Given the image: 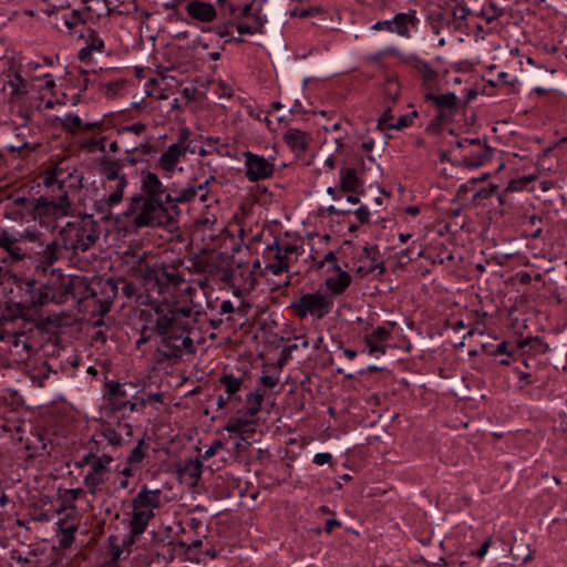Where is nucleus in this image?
Returning a JSON list of instances; mask_svg holds the SVG:
<instances>
[{"label": "nucleus", "instance_id": "obj_1", "mask_svg": "<svg viewBox=\"0 0 567 567\" xmlns=\"http://www.w3.org/2000/svg\"><path fill=\"white\" fill-rule=\"evenodd\" d=\"M179 214L178 206H168L161 200H152L140 195L131 198V205L125 213L126 216L133 217V224L137 228L171 225Z\"/></svg>", "mask_w": 567, "mask_h": 567}, {"label": "nucleus", "instance_id": "obj_2", "mask_svg": "<svg viewBox=\"0 0 567 567\" xmlns=\"http://www.w3.org/2000/svg\"><path fill=\"white\" fill-rule=\"evenodd\" d=\"M43 246L42 235L37 229H27L18 235L0 229V261L14 264L32 258L35 248Z\"/></svg>", "mask_w": 567, "mask_h": 567}, {"label": "nucleus", "instance_id": "obj_3", "mask_svg": "<svg viewBox=\"0 0 567 567\" xmlns=\"http://www.w3.org/2000/svg\"><path fill=\"white\" fill-rule=\"evenodd\" d=\"M61 246L73 254L85 252L100 238V225L92 216H84L73 221L66 223L59 230Z\"/></svg>", "mask_w": 567, "mask_h": 567}, {"label": "nucleus", "instance_id": "obj_4", "mask_svg": "<svg viewBox=\"0 0 567 567\" xmlns=\"http://www.w3.org/2000/svg\"><path fill=\"white\" fill-rule=\"evenodd\" d=\"M135 278L141 279L147 290L156 289L159 295L169 285L178 286L183 282V278L178 272L168 271V267L164 262L158 261L137 268Z\"/></svg>", "mask_w": 567, "mask_h": 567}, {"label": "nucleus", "instance_id": "obj_5", "mask_svg": "<svg viewBox=\"0 0 567 567\" xmlns=\"http://www.w3.org/2000/svg\"><path fill=\"white\" fill-rule=\"evenodd\" d=\"M332 305V295L317 291L302 295L292 303V308L299 318L312 316L322 319L331 311Z\"/></svg>", "mask_w": 567, "mask_h": 567}, {"label": "nucleus", "instance_id": "obj_6", "mask_svg": "<svg viewBox=\"0 0 567 567\" xmlns=\"http://www.w3.org/2000/svg\"><path fill=\"white\" fill-rule=\"evenodd\" d=\"M120 169L121 164L117 162L105 161L102 163V174L105 176L109 183H115L114 186H110L112 190L102 202V210L110 209L111 207L120 204L123 199L124 189L127 186V181L124 175L120 174Z\"/></svg>", "mask_w": 567, "mask_h": 567}, {"label": "nucleus", "instance_id": "obj_7", "mask_svg": "<svg viewBox=\"0 0 567 567\" xmlns=\"http://www.w3.org/2000/svg\"><path fill=\"white\" fill-rule=\"evenodd\" d=\"M161 344L162 347H158L156 352L161 358L168 360H178L184 350L192 352L194 348L193 340L177 329L161 336Z\"/></svg>", "mask_w": 567, "mask_h": 567}, {"label": "nucleus", "instance_id": "obj_8", "mask_svg": "<svg viewBox=\"0 0 567 567\" xmlns=\"http://www.w3.org/2000/svg\"><path fill=\"white\" fill-rule=\"evenodd\" d=\"M71 208L68 195L60 196L58 200H50L48 197L33 198L32 213L37 217L60 218L66 216Z\"/></svg>", "mask_w": 567, "mask_h": 567}, {"label": "nucleus", "instance_id": "obj_9", "mask_svg": "<svg viewBox=\"0 0 567 567\" xmlns=\"http://www.w3.org/2000/svg\"><path fill=\"white\" fill-rule=\"evenodd\" d=\"M141 183L142 193L138 194L140 196L152 200H161L163 204L171 206L173 202L172 193L167 192L166 187L155 173L143 172Z\"/></svg>", "mask_w": 567, "mask_h": 567}, {"label": "nucleus", "instance_id": "obj_10", "mask_svg": "<svg viewBox=\"0 0 567 567\" xmlns=\"http://www.w3.org/2000/svg\"><path fill=\"white\" fill-rule=\"evenodd\" d=\"M245 156V166H246V176L249 181L256 182L259 179H265L270 177L274 174L275 165L269 159L264 156L254 154L251 152H246Z\"/></svg>", "mask_w": 567, "mask_h": 567}, {"label": "nucleus", "instance_id": "obj_11", "mask_svg": "<svg viewBox=\"0 0 567 567\" xmlns=\"http://www.w3.org/2000/svg\"><path fill=\"white\" fill-rule=\"evenodd\" d=\"M25 292L29 295V299L24 301L28 311L55 301V292L53 288L49 285H41L37 287V282L34 280L25 282Z\"/></svg>", "mask_w": 567, "mask_h": 567}, {"label": "nucleus", "instance_id": "obj_12", "mask_svg": "<svg viewBox=\"0 0 567 567\" xmlns=\"http://www.w3.org/2000/svg\"><path fill=\"white\" fill-rule=\"evenodd\" d=\"M268 250H276L275 261L266 266V269L272 275L278 276L287 272L290 267V257L297 254V246L287 244L281 246L277 240L272 245H268Z\"/></svg>", "mask_w": 567, "mask_h": 567}, {"label": "nucleus", "instance_id": "obj_13", "mask_svg": "<svg viewBox=\"0 0 567 567\" xmlns=\"http://www.w3.org/2000/svg\"><path fill=\"white\" fill-rule=\"evenodd\" d=\"M359 261L360 265L357 268V274H359L361 277H365L374 271H378L379 275H382L385 271L377 246L364 247L363 255L360 257Z\"/></svg>", "mask_w": 567, "mask_h": 567}, {"label": "nucleus", "instance_id": "obj_14", "mask_svg": "<svg viewBox=\"0 0 567 567\" xmlns=\"http://www.w3.org/2000/svg\"><path fill=\"white\" fill-rule=\"evenodd\" d=\"M214 181L215 177L210 176L197 185H189L179 190H176L175 195L172 194L173 202L171 206H178V204L189 203L197 196L198 193L200 202L205 203L208 197V185Z\"/></svg>", "mask_w": 567, "mask_h": 567}, {"label": "nucleus", "instance_id": "obj_15", "mask_svg": "<svg viewBox=\"0 0 567 567\" xmlns=\"http://www.w3.org/2000/svg\"><path fill=\"white\" fill-rule=\"evenodd\" d=\"M161 489H148L146 485H143L137 495L132 499V506L133 508L153 511L161 506Z\"/></svg>", "mask_w": 567, "mask_h": 567}, {"label": "nucleus", "instance_id": "obj_16", "mask_svg": "<svg viewBox=\"0 0 567 567\" xmlns=\"http://www.w3.org/2000/svg\"><path fill=\"white\" fill-rule=\"evenodd\" d=\"M186 11L193 19L202 22H210L216 17V10L212 3L198 0L189 1Z\"/></svg>", "mask_w": 567, "mask_h": 567}, {"label": "nucleus", "instance_id": "obj_17", "mask_svg": "<svg viewBox=\"0 0 567 567\" xmlns=\"http://www.w3.org/2000/svg\"><path fill=\"white\" fill-rule=\"evenodd\" d=\"M61 248L62 246L58 243V240H53L45 246L43 245L40 248H35L33 256L38 255V261L43 267H50L62 256Z\"/></svg>", "mask_w": 567, "mask_h": 567}, {"label": "nucleus", "instance_id": "obj_18", "mask_svg": "<svg viewBox=\"0 0 567 567\" xmlns=\"http://www.w3.org/2000/svg\"><path fill=\"white\" fill-rule=\"evenodd\" d=\"M155 312L156 319L152 328L158 337L167 334L169 331L177 329L176 316L173 310L169 309L164 311V309L158 308Z\"/></svg>", "mask_w": 567, "mask_h": 567}, {"label": "nucleus", "instance_id": "obj_19", "mask_svg": "<svg viewBox=\"0 0 567 567\" xmlns=\"http://www.w3.org/2000/svg\"><path fill=\"white\" fill-rule=\"evenodd\" d=\"M410 16L404 13H398L393 20H384L378 21L372 25V29L375 31L386 30L390 32H396L400 35H408V22L410 21Z\"/></svg>", "mask_w": 567, "mask_h": 567}, {"label": "nucleus", "instance_id": "obj_20", "mask_svg": "<svg viewBox=\"0 0 567 567\" xmlns=\"http://www.w3.org/2000/svg\"><path fill=\"white\" fill-rule=\"evenodd\" d=\"M107 472L103 470L100 463H93L90 471L84 476L83 483L91 494H95L97 488L105 482Z\"/></svg>", "mask_w": 567, "mask_h": 567}, {"label": "nucleus", "instance_id": "obj_21", "mask_svg": "<svg viewBox=\"0 0 567 567\" xmlns=\"http://www.w3.org/2000/svg\"><path fill=\"white\" fill-rule=\"evenodd\" d=\"M285 142L293 152H305L310 142L309 135L298 128H289L284 135Z\"/></svg>", "mask_w": 567, "mask_h": 567}, {"label": "nucleus", "instance_id": "obj_22", "mask_svg": "<svg viewBox=\"0 0 567 567\" xmlns=\"http://www.w3.org/2000/svg\"><path fill=\"white\" fill-rule=\"evenodd\" d=\"M333 268L337 272L326 280V286L332 295H339L351 284V276L347 271L341 270L337 265H334Z\"/></svg>", "mask_w": 567, "mask_h": 567}, {"label": "nucleus", "instance_id": "obj_23", "mask_svg": "<svg viewBox=\"0 0 567 567\" xmlns=\"http://www.w3.org/2000/svg\"><path fill=\"white\" fill-rule=\"evenodd\" d=\"M404 63L417 71L426 84H430L437 79V72L432 69L429 63L422 61L415 55L405 56Z\"/></svg>", "mask_w": 567, "mask_h": 567}, {"label": "nucleus", "instance_id": "obj_24", "mask_svg": "<svg viewBox=\"0 0 567 567\" xmlns=\"http://www.w3.org/2000/svg\"><path fill=\"white\" fill-rule=\"evenodd\" d=\"M154 517V512L151 509L133 508V516L131 519V533L134 536L141 535L145 532L148 522Z\"/></svg>", "mask_w": 567, "mask_h": 567}, {"label": "nucleus", "instance_id": "obj_25", "mask_svg": "<svg viewBox=\"0 0 567 567\" xmlns=\"http://www.w3.org/2000/svg\"><path fill=\"white\" fill-rule=\"evenodd\" d=\"M185 151L181 150L177 145H169L168 148L161 155L158 159V166L166 171L173 172L182 156L185 155Z\"/></svg>", "mask_w": 567, "mask_h": 567}, {"label": "nucleus", "instance_id": "obj_26", "mask_svg": "<svg viewBox=\"0 0 567 567\" xmlns=\"http://www.w3.org/2000/svg\"><path fill=\"white\" fill-rule=\"evenodd\" d=\"M426 100H430V101H433L439 110V117H443L444 116V112L445 111H454L456 109V101H457V97L454 93H446V94H440V95H436V94H433V93H429L426 94Z\"/></svg>", "mask_w": 567, "mask_h": 567}, {"label": "nucleus", "instance_id": "obj_27", "mask_svg": "<svg viewBox=\"0 0 567 567\" xmlns=\"http://www.w3.org/2000/svg\"><path fill=\"white\" fill-rule=\"evenodd\" d=\"M340 183L343 192L357 193L361 182L357 175L355 168L344 167L340 171Z\"/></svg>", "mask_w": 567, "mask_h": 567}, {"label": "nucleus", "instance_id": "obj_28", "mask_svg": "<svg viewBox=\"0 0 567 567\" xmlns=\"http://www.w3.org/2000/svg\"><path fill=\"white\" fill-rule=\"evenodd\" d=\"M493 148L486 144L481 146L480 151L462 158V164L468 168H475L483 165L488 158H491Z\"/></svg>", "mask_w": 567, "mask_h": 567}, {"label": "nucleus", "instance_id": "obj_29", "mask_svg": "<svg viewBox=\"0 0 567 567\" xmlns=\"http://www.w3.org/2000/svg\"><path fill=\"white\" fill-rule=\"evenodd\" d=\"M203 464L198 458H189L185 461L184 465L179 468V473L184 476H188L196 484L202 476Z\"/></svg>", "mask_w": 567, "mask_h": 567}, {"label": "nucleus", "instance_id": "obj_30", "mask_svg": "<svg viewBox=\"0 0 567 567\" xmlns=\"http://www.w3.org/2000/svg\"><path fill=\"white\" fill-rule=\"evenodd\" d=\"M28 311L25 303H6L0 312V319L4 321H13L17 318H22Z\"/></svg>", "mask_w": 567, "mask_h": 567}, {"label": "nucleus", "instance_id": "obj_31", "mask_svg": "<svg viewBox=\"0 0 567 567\" xmlns=\"http://www.w3.org/2000/svg\"><path fill=\"white\" fill-rule=\"evenodd\" d=\"M265 398V392H262L260 389H257L254 393H250L246 398V413L249 416H255L260 410L261 404Z\"/></svg>", "mask_w": 567, "mask_h": 567}, {"label": "nucleus", "instance_id": "obj_32", "mask_svg": "<svg viewBox=\"0 0 567 567\" xmlns=\"http://www.w3.org/2000/svg\"><path fill=\"white\" fill-rule=\"evenodd\" d=\"M147 447L148 443H146L144 440H140L137 445L131 451L130 455L127 456V464L133 466H140V464L145 457V450Z\"/></svg>", "mask_w": 567, "mask_h": 567}, {"label": "nucleus", "instance_id": "obj_33", "mask_svg": "<svg viewBox=\"0 0 567 567\" xmlns=\"http://www.w3.org/2000/svg\"><path fill=\"white\" fill-rule=\"evenodd\" d=\"M61 126L65 132L74 134L82 128V120L75 114H66L61 120Z\"/></svg>", "mask_w": 567, "mask_h": 567}, {"label": "nucleus", "instance_id": "obj_34", "mask_svg": "<svg viewBox=\"0 0 567 567\" xmlns=\"http://www.w3.org/2000/svg\"><path fill=\"white\" fill-rule=\"evenodd\" d=\"M220 383L225 386L228 398H230L240 389L243 379L235 378L233 374H225L220 378Z\"/></svg>", "mask_w": 567, "mask_h": 567}, {"label": "nucleus", "instance_id": "obj_35", "mask_svg": "<svg viewBox=\"0 0 567 567\" xmlns=\"http://www.w3.org/2000/svg\"><path fill=\"white\" fill-rule=\"evenodd\" d=\"M251 422L249 420H246V419H241V417H233L230 419L227 424L225 425V430L228 431V432H231V433H239V437L240 440H246V437L244 436V432L243 430L249 425Z\"/></svg>", "mask_w": 567, "mask_h": 567}, {"label": "nucleus", "instance_id": "obj_36", "mask_svg": "<svg viewBox=\"0 0 567 567\" xmlns=\"http://www.w3.org/2000/svg\"><path fill=\"white\" fill-rule=\"evenodd\" d=\"M76 527L74 525L68 526L65 528H61V535L59 539V544L62 548L66 549L71 547L74 542V532Z\"/></svg>", "mask_w": 567, "mask_h": 567}, {"label": "nucleus", "instance_id": "obj_37", "mask_svg": "<svg viewBox=\"0 0 567 567\" xmlns=\"http://www.w3.org/2000/svg\"><path fill=\"white\" fill-rule=\"evenodd\" d=\"M8 83L14 94L23 95L27 93V81L21 76L20 73H16Z\"/></svg>", "mask_w": 567, "mask_h": 567}, {"label": "nucleus", "instance_id": "obj_38", "mask_svg": "<svg viewBox=\"0 0 567 567\" xmlns=\"http://www.w3.org/2000/svg\"><path fill=\"white\" fill-rule=\"evenodd\" d=\"M102 435L113 446H120L122 444V435L111 426L104 427Z\"/></svg>", "mask_w": 567, "mask_h": 567}, {"label": "nucleus", "instance_id": "obj_39", "mask_svg": "<svg viewBox=\"0 0 567 567\" xmlns=\"http://www.w3.org/2000/svg\"><path fill=\"white\" fill-rule=\"evenodd\" d=\"M417 115V112L416 111H413L412 113L410 114H406V115H402L396 123H393V124H388V127L389 128H394V130H402L404 127H408L409 125L412 124V121L414 117H416Z\"/></svg>", "mask_w": 567, "mask_h": 567}, {"label": "nucleus", "instance_id": "obj_40", "mask_svg": "<svg viewBox=\"0 0 567 567\" xmlns=\"http://www.w3.org/2000/svg\"><path fill=\"white\" fill-rule=\"evenodd\" d=\"M385 93L392 103H395L400 96L399 83L394 80H389L385 84Z\"/></svg>", "mask_w": 567, "mask_h": 567}, {"label": "nucleus", "instance_id": "obj_41", "mask_svg": "<svg viewBox=\"0 0 567 567\" xmlns=\"http://www.w3.org/2000/svg\"><path fill=\"white\" fill-rule=\"evenodd\" d=\"M86 45H89L93 52L101 51L104 48V42L94 30H89Z\"/></svg>", "mask_w": 567, "mask_h": 567}, {"label": "nucleus", "instance_id": "obj_42", "mask_svg": "<svg viewBox=\"0 0 567 567\" xmlns=\"http://www.w3.org/2000/svg\"><path fill=\"white\" fill-rule=\"evenodd\" d=\"M118 284H120V279L118 280H114V279L105 280V282L103 284V287H102L103 292L107 293L109 298H115L117 295V291H118Z\"/></svg>", "mask_w": 567, "mask_h": 567}, {"label": "nucleus", "instance_id": "obj_43", "mask_svg": "<svg viewBox=\"0 0 567 567\" xmlns=\"http://www.w3.org/2000/svg\"><path fill=\"white\" fill-rule=\"evenodd\" d=\"M148 258H150L148 252H143L135 257V259L130 268V272L132 274L133 277H135V271L137 270V268H140V267L142 268L143 265L152 264V262H150Z\"/></svg>", "mask_w": 567, "mask_h": 567}, {"label": "nucleus", "instance_id": "obj_44", "mask_svg": "<svg viewBox=\"0 0 567 567\" xmlns=\"http://www.w3.org/2000/svg\"><path fill=\"white\" fill-rule=\"evenodd\" d=\"M106 386H107L110 395H112L114 398H125L126 396V391L124 390L123 384H121L118 382L111 381L106 384Z\"/></svg>", "mask_w": 567, "mask_h": 567}, {"label": "nucleus", "instance_id": "obj_45", "mask_svg": "<svg viewBox=\"0 0 567 567\" xmlns=\"http://www.w3.org/2000/svg\"><path fill=\"white\" fill-rule=\"evenodd\" d=\"M154 330L147 326H143L141 329L140 338L136 340V348L140 349L142 344H145L152 339Z\"/></svg>", "mask_w": 567, "mask_h": 567}, {"label": "nucleus", "instance_id": "obj_46", "mask_svg": "<svg viewBox=\"0 0 567 567\" xmlns=\"http://www.w3.org/2000/svg\"><path fill=\"white\" fill-rule=\"evenodd\" d=\"M146 130V125L144 123L137 122L128 126H123L117 132L118 134L125 133H134L136 135L142 134Z\"/></svg>", "mask_w": 567, "mask_h": 567}, {"label": "nucleus", "instance_id": "obj_47", "mask_svg": "<svg viewBox=\"0 0 567 567\" xmlns=\"http://www.w3.org/2000/svg\"><path fill=\"white\" fill-rule=\"evenodd\" d=\"M189 135L190 132L188 128H184L179 132L178 141L174 143L173 145H177L181 150L187 152V148H189Z\"/></svg>", "mask_w": 567, "mask_h": 567}, {"label": "nucleus", "instance_id": "obj_48", "mask_svg": "<svg viewBox=\"0 0 567 567\" xmlns=\"http://www.w3.org/2000/svg\"><path fill=\"white\" fill-rule=\"evenodd\" d=\"M393 116H392V113H391V107H388L382 116L379 118L378 121V128L380 131H384V130H388V124H393L391 121H392Z\"/></svg>", "mask_w": 567, "mask_h": 567}, {"label": "nucleus", "instance_id": "obj_49", "mask_svg": "<svg viewBox=\"0 0 567 567\" xmlns=\"http://www.w3.org/2000/svg\"><path fill=\"white\" fill-rule=\"evenodd\" d=\"M224 444L219 440H215L208 449L202 454L204 460H208L213 457L220 449H223Z\"/></svg>", "mask_w": 567, "mask_h": 567}, {"label": "nucleus", "instance_id": "obj_50", "mask_svg": "<svg viewBox=\"0 0 567 567\" xmlns=\"http://www.w3.org/2000/svg\"><path fill=\"white\" fill-rule=\"evenodd\" d=\"M120 282L123 284L122 292L126 298H133L137 295V288L133 282H128L125 279H120Z\"/></svg>", "mask_w": 567, "mask_h": 567}, {"label": "nucleus", "instance_id": "obj_51", "mask_svg": "<svg viewBox=\"0 0 567 567\" xmlns=\"http://www.w3.org/2000/svg\"><path fill=\"white\" fill-rule=\"evenodd\" d=\"M104 141L105 137H102L100 141L92 138L85 144H83V147L87 148L90 152H94L95 150H99L100 152H105Z\"/></svg>", "mask_w": 567, "mask_h": 567}, {"label": "nucleus", "instance_id": "obj_52", "mask_svg": "<svg viewBox=\"0 0 567 567\" xmlns=\"http://www.w3.org/2000/svg\"><path fill=\"white\" fill-rule=\"evenodd\" d=\"M367 343H368L370 353L380 352L383 354L385 352V348L381 341H377L375 339L368 337Z\"/></svg>", "mask_w": 567, "mask_h": 567}, {"label": "nucleus", "instance_id": "obj_53", "mask_svg": "<svg viewBox=\"0 0 567 567\" xmlns=\"http://www.w3.org/2000/svg\"><path fill=\"white\" fill-rule=\"evenodd\" d=\"M262 27L261 22H258V27L246 24V23H238L237 30L240 34H254L256 32H260V28Z\"/></svg>", "mask_w": 567, "mask_h": 567}, {"label": "nucleus", "instance_id": "obj_54", "mask_svg": "<svg viewBox=\"0 0 567 567\" xmlns=\"http://www.w3.org/2000/svg\"><path fill=\"white\" fill-rule=\"evenodd\" d=\"M454 19L465 20L470 14V10L465 6H455L452 10Z\"/></svg>", "mask_w": 567, "mask_h": 567}, {"label": "nucleus", "instance_id": "obj_55", "mask_svg": "<svg viewBox=\"0 0 567 567\" xmlns=\"http://www.w3.org/2000/svg\"><path fill=\"white\" fill-rule=\"evenodd\" d=\"M217 221V218L215 215H210V216H204L202 218H199L197 220V225L199 227H202L203 229H208L210 228L213 225H215Z\"/></svg>", "mask_w": 567, "mask_h": 567}, {"label": "nucleus", "instance_id": "obj_56", "mask_svg": "<svg viewBox=\"0 0 567 567\" xmlns=\"http://www.w3.org/2000/svg\"><path fill=\"white\" fill-rule=\"evenodd\" d=\"M355 217L361 224H365L369 221L370 212L365 206L359 207L355 212Z\"/></svg>", "mask_w": 567, "mask_h": 567}, {"label": "nucleus", "instance_id": "obj_57", "mask_svg": "<svg viewBox=\"0 0 567 567\" xmlns=\"http://www.w3.org/2000/svg\"><path fill=\"white\" fill-rule=\"evenodd\" d=\"M369 337L375 339L377 341L383 342L389 337V330L379 327Z\"/></svg>", "mask_w": 567, "mask_h": 567}, {"label": "nucleus", "instance_id": "obj_58", "mask_svg": "<svg viewBox=\"0 0 567 567\" xmlns=\"http://www.w3.org/2000/svg\"><path fill=\"white\" fill-rule=\"evenodd\" d=\"M82 18H81V13L80 11L78 10H74L72 13H71V17L65 19L64 20V24L65 27H68L69 29H72L74 25H76V23L79 21H81Z\"/></svg>", "mask_w": 567, "mask_h": 567}, {"label": "nucleus", "instance_id": "obj_59", "mask_svg": "<svg viewBox=\"0 0 567 567\" xmlns=\"http://www.w3.org/2000/svg\"><path fill=\"white\" fill-rule=\"evenodd\" d=\"M13 203L17 206L25 207L32 212L33 199L27 198L24 196H18L13 199Z\"/></svg>", "mask_w": 567, "mask_h": 567}, {"label": "nucleus", "instance_id": "obj_60", "mask_svg": "<svg viewBox=\"0 0 567 567\" xmlns=\"http://www.w3.org/2000/svg\"><path fill=\"white\" fill-rule=\"evenodd\" d=\"M332 460V455L330 453H319L315 455L313 462L317 465H323L330 463Z\"/></svg>", "mask_w": 567, "mask_h": 567}, {"label": "nucleus", "instance_id": "obj_61", "mask_svg": "<svg viewBox=\"0 0 567 567\" xmlns=\"http://www.w3.org/2000/svg\"><path fill=\"white\" fill-rule=\"evenodd\" d=\"M260 383L268 389H272L278 384V379L271 375H262L260 378Z\"/></svg>", "mask_w": 567, "mask_h": 567}, {"label": "nucleus", "instance_id": "obj_62", "mask_svg": "<svg viewBox=\"0 0 567 567\" xmlns=\"http://www.w3.org/2000/svg\"><path fill=\"white\" fill-rule=\"evenodd\" d=\"M113 462V457L106 454H103L102 456H96L94 463H100L103 465V470L107 472L109 465Z\"/></svg>", "mask_w": 567, "mask_h": 567}, {"label": "nucleus", "instance_id": "obj_63", "mask_svg": "<svg viewBox=\"0 0 567 567\" xmlns=\"http://www.w3.org/2000/svg\"><path fill=\"white\" fill-rule=\"evenodd\" d=\"M95 455L93 453L85 454L78 463L76 465L82 467L84 465H92L94 463Z\"/></svg>", "mask_w": 567, "mask_h": 567}, {"label": "nucleus", "instance_id": "obj_64", "mask_svg": "<svg viewBox=\"0 0 567 567\" xmlns=\"http://www.w3.org/2000/svg\"><path fill=\"white\" fill-rule=\"evenodd\" d=\"M92 52L93 50L89 45H85L79 51L78 56L82 62H85L90 59Z\"/></svg>", "mask_w": 567, "mask_h": 567}]
</instances>
